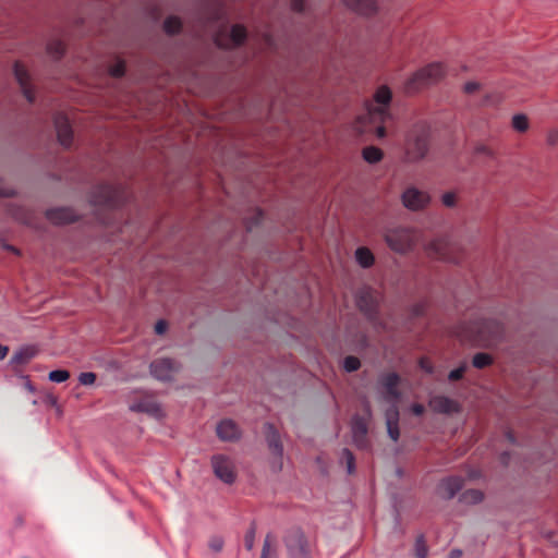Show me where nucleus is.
I'll use <instances>...</instances> for the list:
<instances>
[{"mask_svg": "<svg viewBox=\"0 0 558 558\" xmlns=\"http://www.w3.org/2000/svg\"><path fill=\"white\" fill-rule=\"evenodd\" d=\"M429 147V130L420 124L414 126L407 136L404 154L407 161L414 162L423 159Z\"/></svg>", "mask_w": 558, "mask_h": 558, "instance_id": "f257e3e1", "label": "nucleus"}, {"mask_svg": "<svg viewBox=\"0 0 558 558\" xmlns=\"http://www.w3.org/2000/svg\"><path fill=\"white\" fill-rule=\"evenodd\" d=\"M445 75V68L441 63L435 62L418 70L404 83V92L414 94L421 89L439 82Z\"/></svg>", "mask_w": 558, "mask_h": 558, "instance_id": "f03ea898", "label": "nucleus"}, {"mask_svg": "<svg viewBox=\"0 0 558 558\" xmlns=\"http://www.w3.org/2000/svg\"><path fill=\"white\" fill-rule=\"evenodd\" d=\"M425 251L428 256L436 259L454 264H459L461 262L458 245L451 242L448 238H438L433 240L426 245Z\"/></svg>", "mask_w": 558, "mask_h": 558, "instance_id": "7ed1b4c3", "label": "nucleus"}, {"mask_svg": "<svg viewBox=\"0 0 558 558\" xmlns=\"http://www.w3.org/2000/svg\"><path fill=\"white\" fill-rule=\"evenodd\" d=\"M371 420V410L368 404L363 405L362 413H357L352 417L351 432L355 446L359 449L366 450L369 448L368 423Z\"/></svg>", "mask_w": 558, "mask_h": 558, "instance_id": "20e7f679", "label": "nucleus"}, {"mask_svg": "<svg viewBox=\"0 0 558 558\" xmlns=\"http://www.w3.org/2000/svg\"><path fill=\"white\" fill-rule=\"evenodd\" d=\"M420 240L421 233L413 229H400L391 233L386 232V245L400 253L412 250Z\"/></svg>", "mask_w": 558, "mask_h": 558, "instance_id": "39448f33", "label": "nucleus"}, {"mask_svg": "<svg viewBox=\"0 0 558 558\" xmlns=\"http://www.w3.org/2000/svg\"><path fill=\"white\" fill-rule=\"evenodd\" d=\"M475 331L474 340L484 344H492L498 341L504 333L502 325L495 319H482L472 329Z\"/></svg>", "mask_w": 558, "mask_h": 558, "instance_id": "423d86ee", "label": "nucleus"}, {"mask_svg": "<svg viewBox=\"0 0 558 558\" xmlns=\"http://www.w3.org/2000/svg\"><path fill=\"white\" fill-rule=\"evenodd\" d=\"M286 544L291 558H312V546L301 530L290 531Z\"/></svg>", "mask_w": 558, "mask_h": 558, "instance_id": "0eeeda50", "label": "nucleus"}, {"mask_svg": "<svg viewBox=\"0 0 558 558\" xmlns=\"http://www.w3.org/2000/svg\"><path fill=\"white\" fill-rule=\"evenodd\" d=\"M13 73L24 97L29 104H33L36 99V92L34 85L32 84L28 70L21 61H15L13 65Z\"/></svg>", "mask_w": 558, "mask_h": 558, "instance_id": "6e6552de", "label": "nucleus"}, {"mask_svg": "<svg viewBox=\"0 0 558 558\" xmlns=\"http://www.w3.org/2000/svg\"><path fill=\"white\" fill-rule=\"evenodd\" d=\"M211 465L215 475L227 484L235 481V471L233 462L226 456L217 454L211 459Z\"/></svg>", "mask_w": 558, "mask_h": 558, "instance_id": "1a4fd4ad", "label": "nucleus"}, {"mask_svg": "<svg viewBox=\"0 0 558 558\" xmlns=\"http://www.w3.org/2000/svg\"><path fill=\"white\" fill-rule=\"evenodd\" d=\"M58 142L64 148H70L73 143V130L69 118L64 113H57L53 117Z\"/></svg>", "mask_w": 558, "mask_h": 558, "instance_id": "9d476101", "label": "nucleus"}, {"mask_svg": "<svg viewBox=\"0 0 558 558\" xmlns=\"http://www.w3.org/2000/svg\"><path fill=\"white\" fill-rule=\"evenodd\" d=\"M403 205L411 210H420L425 208L430 197L426 192L420 191L416 187H408L402 194Z\"/></svg>", "mask_w": 558, "mask_h": 558, "instance_id": "9b49d317", "label": "nucleus"}, {"mask_svg": "<svg viewBox=\"0 0 558 558\" xmlns=\"http://www.w3.org/2000/svg\"><path fill=\"white\" fill-rule=\"evenodd\" d=\"M177 362L173 359H157L150 364L151 375L159 380H170L177 372Z\"/></svg>", "mask_w": 558, "mask_h": 558, "instance_id": "f8f14e48", "label": "nucleus"}, {"mask_svg": "<svg viewBox=\"0 0 558 558\" xmlns=\"http://www.w3.org/2000/svg\"><path fill=\"white\" fill-rule=\"evenodd\" d=\"M119 197L120 189L111 183H105L99 186L98 195H96L94 202L106 207H116Z\"/></svg>", "mask_w": 558, "mask_h": 558, "instance_id": "ddd939ff", "label": "nucleus"}, {"mask_svg": "<svg viewBox=\"0 0 558 558\" xmlns=\"http://www.w3.org/2000/svg\"><path fill=\"white\" fill-rule=\"evenodd\" d=\"M46 217L54 225H66L77 220L76 213L69 207H59L47 210Z\"/></svg>", "mask_w": 558, "mask_h": 558, "instance_id": "4468645a", "label": "nucleus"}, {"mask_svg": "<svg viewBox=\"0 0 558 558\" xmlns=\"http://www.w3.org/2000/svg\"><path fill=\"white\" fill-rule=\"evenodd\" d=\"M429 407L433 411L442 413V414H451L460 411L459 403L445 396H435L429 401Z\"/></svg>", "mask_w": 558, "mask_h": 558, "instance_id": "2eb2a0df", "label": "nucleus"}, {"mask_svg": "<svg viewBox=\"0 0 558 558\" xmlns=\"http://www.w3.org/2000/svg\"><path fill=\"white\" fill-rule=\"evenodd\" d=\"M463 478L449 476L439 483L438 494L445 499H451L463 487Z\"/></svg>", "mask_w": 558, "mask_h": 558, "instance_id": "dca6fc26", "label": "nucleus"}, {"mask_svg": "<svg viewBox=\"0 0 558 558\" xmlns=\"http://www.w3.org/2000/svg\"><path fill=\"white\" fill-rule=\"evenodd\" d=\"M344 4L352 11L362 15H373L377 10L376 0H343Z\"/></svg>", "mask_w": 558, "mask_h": 558, "instance_id": "f3484780", "label": "nucleus"}, {"mask_svg": "<svg viewBox=\"0 0 558 558\" xmlns=\"http://www.w3.org/2000/svg\"><path fill=\"white\" fill-rule=\"evenodd\" d=\"M217 435L221 440H235L240 436V428L232 420L226 418L217 425Z\"/></svg>", "mask_w": 558, "mask_h": 558, "instance_id": "a211bd4d", "label": "nucleus"}, {"mask_svg": "<svg viewBox=\"0 0 558 558\" xmlns=\"http://www.w3.org/2000/svg\"><path fill=\"white\" fill-rule=\"evenodd\" d=\"M267 444L270 449V451L277 456L281 457L283 452V447L281 444L279 432L276 429V427L271 424L267 425Z\"/></svg>", "mask_w": 558, "mask_h": 558, "instance_id": "6ab92c4d", "label": "nucleus"}, {"mask_svg": "<svg viewBox=\"0 0 558 558\" xmlns=\"http://www.w3.org/2000/svg\"><path fill=\"white\" fill-rule=\"evenodd\" d=\"M37 354V349L33 345L24 347L17 350L11 357V364L14 366L25 365Z\"/></svg>", "mask_w": 558, "mask_h": 558, "instance_id": "aec40b11", "label": "nucleus"}, {"mask_svg": "<svg viewBox=\"0 0 558 558\" xmlns=\"http://www.w3.org/2000/svg\"><path fill=\"white\" fill-rule=\"evenodd\" d=\"M132 411L136 412H145L153 416H158L161 413L160 407L150 399L141 400L138 402H134L131 405Z\"/></svg>", "mask_w": 558, "mask_h": 558, "instance_id": "412c9836", "label": "nucleus"}, {"mask_svg": "<svg viewBox=\"0 0 558 558\" xmlns=\"http://www.w3.org/2000/svg\"><path fill=\"white\" fill-rule=\"evenodd\" d=\"M357 306L368 317H373L376 312V304L371 292H362L357 296Z\"/></svg>", "mask_w": 558, "mask_h": 558, "instance_id": "4be33fe9", "label": "nucleus"}, {"mask_svg": "<svg viewBox=\"0 0 558 558\" xmlns=\"http://www.w3.org/2000/svg\"><path fill=\"white\" fill-rule=\"evenodd\" d=\"M247 37L246 28L241 24H234L230 29V41L232 46L239 47L244 44Z\"/></svg>", "mask_w": 558, "mask_h": 558, "instance_id": "5701e85b", "label": "nucleus"}, {"mask_svg": "<svg viewBox=\"0 0 558 558\" xmlns=\"http://www.w3.org/2000/svg\"><path fill=\"white\" fill-rule=\"evenodd\" d=\"M399 376L393 372H386L385 378V389H386V400L390 397H396V387L399 383Z\"/></svg>", "mask_w": 558, "mask_h": 558, "instance_id": "b1692460", "label": "nucleus"}, {"mask_svg": "<svg viewBox=\"0 0 558 558\" xmlns=\"http://www.w3.org/2000/svg\"><path fill=\"white\" fill-rule=\"evenodd\" d=\"M356 262L364 268L373 265L374 256L367 247H359L355 252Z\"/></svg>", "mask_w": 558, "mask_h": 558, "instance_id": "393cba45", "label": "nucleus"}, {"mask_svg": "<svg viewBox=\"0 0 558 558\" xmlns=\"http://www.w3.org/2000/svg\"><path fill=\"white\" fill-rule=\"evenodd\" d=\"M182 29L181 20L177 16H168L163 22V31L168 35H177Z\"/></svg>", "mask_w": 558, "mask_h": 558, "instance_id": "a878e982", "label": "nucleus"}, {"mask_svg": "<svg viewBox=\"0 0 558 558\" xmlns=\"http://www.w3.org/2000/svg\"><path fill=\"white\" fill-rule=\"evenodd\" d=\"M483 498H484V495L481 490L468 489L461 495L460 500L464 504L475 505V504L481 502L483 500Z\"/></svg>", "mask_w": 558, "mask_h": 558, "instance_id": "bb28decb", "label": "nucleus"}, {"mask_svg": "<svg viewBox=\"0 0 558 558\" xmlns=\"http://www.w3.org/2000/svg\"><path fill=\"white\" fill-rule=\"evenodd\" d=\"M47 51L52 58L59 60L65 53V46L61 40H53L47 45Z\"/></svg>", "mask_w": 558, "mask_h": 558, "instance_id": "cd10ccee", "label": "nucleus"}, {"mask_svg": "<svg viewBox=\"0 0 558 558\" xmlns=\"http://www.w3.org/2000/svg\"><path fill=\"white\" fill-rule=\"evenodd\" d=\"M341 463L345 464L349 474H353L355 471V458L351 450L344 448L341 454Z\"/></svg>", "mask_w": 558, "mask_h": 558, "instance_id": "c85d7f7f", "label": "nucleus"}, {"mask_svg": "<svg viewBox=\"0 0 558 558\" xmlns=\"http://www.w3.org/2000/svg\"><path fill=\"white\" fill-rule=\"evenodd\" d=\"M493 363V359L487 353H476L473 356L472 364L476 368H485Z\"/></svg>", "mask_w": 558, "mask_h": 558, "instance_id": "c756f323", "label": "nucleus"}, {"mask_svg": "<svg viewBox=\"0 0 558 558\" xmlns=\"http://www.w3.org/2000/svg\"><path fill=\"white\" fill-rule=\"evenodd\" d=\"M381 150L376 147H365L363 149V158L371 163L377 162L381 159Z\"/></svg>", "mask_w": 558, "mask_h": 558, "instance_id": "7c9ffc66", "label": "nucleus"}, {"mask_svg": "<svg viewBox=\"0 0 558 558\" xmlns=\"http://www.w3.org/2000/svg\"><path fill=\"white\" fill-rule=\"evenodd\" d=\"M512 128L518 132H525L529 129V119L524 114H515L512 118Z\"/></svg>", "mask_w": 558, "mask_h": 558, "instance_id": "2f4dec72", "label": "nucleus"}, {"mask_svg": "<svg viewBox=\"0 0 558 558\" xmlns=\"http://www.w3.org/2000/svg\"><path fill=\"white\" fill-rule=\"evenodd\" d=\"M386 432L392 440H395V441L398 440L399 435H400L399 428H398L397 424L392 423L390 411H387V410H386Z\"/></svg>", "mask_w": 558, "mask_h": 558, "instance_id": "473e14b6", "label": "nucleus"}, {"mask_svg": "<svg viewBox=\"0 0 558 558\" xmlns=\"http://www.w3.org/2000/svg\"><path fill=\"white\" fill-rule=\"evenodd\" d=\"M428 553V548L423 535H420L415 542V557L416 558H426Z\"/></svg>", "mask_w": 558, "mask_h": 558, "instance_id": "72a5a7b5", "label": "nucleus"}, {"mask_svg": "<svg viewBox=\"0 0 558 558\" xmlns=\"http://www.w3.org/2000/svg\"><path fill=\"white\" fill-rule=\"evenodd\" d=\"M361 362L356 356L349 355L343 360V368L349 372H355L360 368Z\"/></svg>", "mask_w": 558, "mask_h": 558, "instance_id": "f704fd0d", "label": "nucleus"}, {"mask_svg": "<svg viewBox=\"0 0 558 558\" xmlns=\"http://www.w3.org/2000/svg\"><path fill=\"white\" fill-rule=\"evenodd\" d=\"M70 373L65 369H56L49 373V379L53 383H63L68 380Z\"/></svg>", "mask_w": 558, "mask_h": 558, "instance_id": "c9c22d12", "label": "nucleus"}, {"mask_svg": "<svg viewBox=\"0 0 558 558\" xmlns=\"http://www.w3.org/2000/svg\"><path fill=\"white\" fill-rule=\"evenodd\" d=\"M274 543H275L274 537L268 534L264 542L263 553H262L260 558H269L271 556V554L275 551Z\"/></svg>", "mask_w": 558, "mask_h": 558, "instance_id": "e433bc0d", "label": "nucleus"}, {"mask_svg": "<svg viewBox=\"0 0 558 558\" xmlns=\"http://www.w3.org/2000/svg\"><path fill=\"white\" fill-rule=\"evenodd\" d=\"M78 381L81 385L89 386L96 381V374L93 372H84L78 376Z\"/></svg>", "mask_w": 558, "mask_h": 558, "instance_id": "4c0bfd02", "label": "nucleus"}, {"mask_svg": "<svg viewBox=\"0 0 558 558\" xmlns=\"http://www.w3.org/2000/svg\"><path fill=\"white\" fill-rule=\"evenodd\" d=\"M466 371V364H462L461 366H459L458 368L456 369H452L449 374H448V379L450 381H457V380H460L464 373Z\"/></svg>", "mask_w": 558, "mask_h": 558, "instance_id": "58836bf2", "label": "nucleus"}, {"mask_svg": "<svg viewBox=\"0 0 558 558\" xmlns=\"http://www.w3.org/2000/svg\"><path fill=\"white\" fill-rule=\"evenodd\" d=\"M125 64L123 61H118L116 64H113L110 69V74L114 77H122L125 74Z\"/></svg>", "mask_w": 558, "mask_h": 558, "instance_id": "ea45409f", "label": "nucleus"}, {"mask_svg": "<svg viewBox=\"0 0 558 558\" xmlns=\"http://www.w3.org/2000/svg\"><path fill=\"white\" fill-rule=\"evenodd\" d=\"M474 155H476V156H485V157H489V158L494 157L493 150L488 146H486L484 144H477L474 147Z\"/></svg>", "mask_w": 558, "mask_h": 558, "instance_id": "a19ab883", "label": "nucleus"}, {"mask_svg": "<svg viewBox=\"0 0 558 558\" xmlns=\"http://www.w3.org/2000/svg\"><path fill=\"white\" fill-rule=\"evenodd\" d=\"M441 202L446 207H454L457 204V196L453 192H446L441 197Z\"/></svg>", "mask_w": 558, "mask_h": 558, "instance_id": "79ce46f5", "label": "nucleus"}, {"mask_svg": "<svg viewBox=\"0 0 558 558\" xmlns=\"http://www.w3.org/2000/svg\"><path fill=\"white\" fill-rule=\"evenodd\" d=\"M254 539H255V530L254 527L250 529L244 537V545L247 550H251L254 546Z\"/></svg>", "mask_w": 558, "mask_h": 558, "instance_id": "37998d69", "label": "nucleus"}, {"mask_svg": "<svg viewBox=\"0 0 558 558\" xmlns=\"http://www.w3.org/2000/svg\"><path fill=\"white\" fill-rule=\"evenodd\" d=\"M209 548L214 551H220L223 547V539L220 536H214L210 538Z\"/></svg>", "mask_w": 558, "mask_h": 558, "instance_id": "c03bdc74", "label": "nucleus"}, {"mask_svg": "<svg viewBox=\"0 0 558 558\" xmlns=\"http://www.w3.org/2000/svg\"><path fill=\"white\" fill-rule=\"evenodd\" d=\"M306 0H292L291 2V9L294 12L303 13L306 10Z\"/></svg>", "mask_w": 558, "mask_h": 558, "instance_id": "a18cd8bd", "label": "nucleus"}, {"mask_svg": "<svg viewBox=\"0 0 558 558\" xmlns=\"http://www.w3.org/2000/svg\"><path fill=\"white\" fill-rule=\"evenodd\" d=\"M426 302H420L412 307V316H422L426 311Z\"/></svg>", "mask_w": 558, "mask_h": 558, "instance_id": "49530a36", "label": "nucleus"}, {"mask_svg": "<svg viewBox=\"0 0 558 558\" xmlns=\"http://www.w3.org/2000/svg\"><path fill=\"white\" fill-rule=\"evenodd\" d=\"M420 367H421L424 372H426V373H428V374H432V373L434 372V367H433V365H432L430 361H429L428 359H426V357H422V359L420 360Z\"/></svg>", "mask_w": 558, "mask_h": 558, "instance_id": "de8ad7c7", "label": "nucleus"}, {"mask_svg": "<svg viewBox=\"0 0 558 558\" xmlns=\"http://www.w3.org/2000/svg\"><path fill=\"white\" fill-rule=\"evenodd\" d=\"M167 328H168V324H167V322H166V320H163V319L158 320V322L156 323V325H155V331H156V333H158V335H162V333H165V332L167 331Z\"/></svg>", "mask_w": 558, "mask_h": 558, "instance_id": "09e8293b", "label": "nucleus"}, {"mask_svg": "<svg viewBox=\"0 0 558 558\" xmlns=\"http://www.w3.org/2000/svg\"><path fill=\"white\" fill-rule=\"evenodd\" d=\"M547 142L551 146H558V130H553L548 133Z\"/></svg>", "mask_w": 558, "mask_h": 558, "instance_id": "8fccbe9b", "label": "nucleus"}, {"mask_svg": "<svg viewBox=\"0 0 558 558\" xmlns=\"http://www.w3.org/2000/svg\"><path fill=\"white\" fill-rule=\"evenodd\" d=\"M375 100L378 104V106L384 105V85H379L375 93Z\"/></svg>", "mask_w": 558, "mask_h": 558, "instance_id": "3c124183", "label": "nucleus"}, {"mask_svg": "<svg viewBox=\"0 0 558 558\" xmlns=\"http://www.w3.org/2000/svg\"><path fill=\"white\" fill-rule=\"evenodd\" d=\"M480 88V84L477 82H468L465 85H464V92L466 94H473L475 93L476 90H478Z\"/></svg>", "mask_w": 558, "mask_h": 558, "instance_id": "603ef678", "label": "nucleus"}, {"mask_svg": "<svg viewBox=\"0 0 558 558\" xmlns=\"http://www.w3.org/2000/svg\"><path fill=\"white\" fill-rule=\"evenodd\" d=\"M385 98H386V108H387L392 99V93L387 86H386ZM388 118H389V114H388V111L386 110V121L388 120Z\"/></svg>", "mask_w": 558, "mask_h": 558, "instance_id": "864d4df0", "label": "nucleus"}, {"mask_svg": "<svg viewBox=\"0 0 558 558\" xmlns=\"http://www.w3.org/2000/svg\"><path fill=\"white\" fill-rule=\"evenodd\" d=\"M413 412L415 415H422L424 413V407L422 404H414Z\"/></svg>", "mask_w": 558, "mask_h": 558, "instance_id": "5fc2aeb1", "label": "nucleus"}, {"mask_svg": "<svg viewBox=\"0 0 558 558\" xmlns=\"http://www.w3.org/2000/svg\"><path fill=\"white\" fill-rule=\"evenodd\" d=\"M8 352V347L0 344V361L7 356Z\"/></svg>", "mask_w": 558, "mask_h": 558, "instance_id": "6e6d98bb", "label": "nucleus"}, {"mask_svg": "<svg viewBox=\"0 0 558 558\" xmlns=\"http://www.w3.org/2000/svg\"><path fill=\"white\" fill-rule=\"evenodd\" d=\"M376 133L378 137H384V124H378L376 126Z\"/></svg>", "mask_w": 558, "mask_h": 558, "instance_id": "4d7b16f0", "label": "nucleus"}, {"mask_svg": "<svg viewBox=\"0 0 558 558\" xmlns=\"http://www.w3.org/2000/svg\"><path fill=\"white\" fill-rule=\"evenodd\" d=\"M5 248H7V251H9L15 255H20V250L13 245H7Z\"/></svg>", "mask_w": 558, "mask_h": 558, "instance_id": "13d9d810", "label": "nucleus"}, {"mask_svg": "<svg viewBox=\"0 0 558 558\" xmlns=\"http://www.w3.org/2000/svg\"><path fill=\"white\" fill-rule=\"evenodd\" d=\"M461 555H462V551H461V550L453 549V550H451V553H450L449 557H450V558H459V557H461Z\"/></svg>", "mask_w": 558, "mask_h": 558, "instance_id": "bf43d9fd", "label": "nucleus"}, {"mask_svg": "<svg viewBox=\"0 0 558 558\" xmlns=\"http://www.w3.org/2000/svg\"><path fill=\"white\" fill-rule=\"evenodd\" d=\"M25 387L29 390V391H34V386L32 385V383L27 379L26 383H25Z\"/></svg>", "mask_w": 558, "mask_h": 558, "instance_id": "052dcab7", "label": "nucleus"}, {"mask_svg": "<svg viewBox=\"0 0 558 558\" xmlns=\"http://www.w3.org/2000/svg\"><path fill=\"white\" fill-rule=\"evenodd\" d=\"M19 219H20L23 223H25V225H29V220H28V218H27V217H20Z\"/></svg>", "mask_w": 558, "mask_h": 558, "instance_id": "680f3d73", "label": "nucleus"}, {"mask_svg": "<svg viewBox=\"0 0 558 558\" xmlns=\"http://www.w3.org/2000/svg\"><path fill=\"white\" fill-rule=\"evenodd\" d=\"M507 436H508L510 441H513L511 433H508Z\"/></svg>", "mask_w": 558, "mask_h": 558, "instance_id": "e2e57ef3", "label": "nucleus"}]
</instances>
